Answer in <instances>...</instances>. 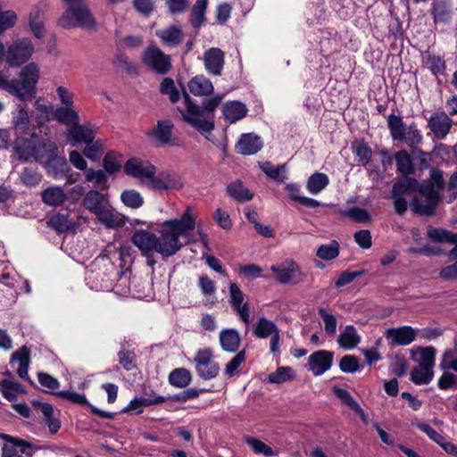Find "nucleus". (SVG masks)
<instances>
[{"mask_svg": "<svg viewBox=\"0 0 457 457\" xmlns=\"http://www.w3.org/2000/svg\"><path fill=\"white\" fill-rule=\"evenodd\" d=\"M190 212L187 207L179 219L168 220L162 224L160 236L157 237L156 253L163 258L175 255L183 246L179 237L195 229V220Z\"/></svg>", "mask_w": 457, "mask_h": 457, "instance_id": "nucleus-1", "label": "nucleus"}, {"mask_svg": "<svg viewBox=\"0 0 457 457\" xmlns=\"http://www.w3.org/2000/svg\"><path fill=\"white\" fill-rule=\"evenodd\" d=\"M183 107H178L183 120L201 134L209 133L214 129V111L220 104L222 96L216 95L204 99L202 105L193 102L188 93L183 88Z\"/></svg>", "mask_w": 457, "mask_h": 457, "instance_id": "nucleus-2", "label": "nucleus"}, {"mask_svg": "<svg viewBox=\"0 0 457 457\" xmlns=\"http://www.w3.org/2000/svg\"><path fill=\"white\" fill-rule=\"evenodd\" d=\"M28 136H20L13 142V151L20 159L24 161L33 159L43 165L59 153L54 141L39 138L36 132L28 133Z\"/></svg>", "mask_w": 457, "mask_h": 457, "instance_id": "nucleus-3", "label": "nucleus"}, {"mask_svg": "<svg viewBox=\"0 0 457 457\" xmlns=\"http://www.w3.org/2000/svg\"><path fill=\"white\" fill-rule=\"evenodd\" d=\"M38 79L39 68L30 62L21 69L19 79L10 80L6 73L0 71V88L21 101H30L36 97Z\"/></svg>", "mask_w": 457, "mask_h": 457, "instance_id": "nucleus-4", "label": "nucleus"}, {"mask_svg": "<svg viewBox=\"0 0 457 457\" xmlns=\"http://www.w3.org/2000/svg\"><path fill=\"white\" fill-rule=\"evenodd\" d=\"M81 205L93 213L97 220L107 228H113L123 225L121 218L113 212L108 194L91 189L85 194Z\"/></svg>", "mask_w": 457, "mask_h": 457, "instance_id": "nucleus-5", "label": "nucleus"}, {"mask_svg": "<svg viewBox=\"0 0 457 457\" xmlns=\"http://www.w3.org/2000/svg\"><path fill=\"white\" fill-rule=\"evenodd\" d=\"M444 173L441 170L432 169L429 179L419 184L418 190L420 196L427 198V204L419 205L417 200L411 202V208L414 213L431 216L440 201L439 191L445 188Z\"/></svg>", "mask_w": 457, "mask_h": 457, "instance_id": "nucleus-6", "label": "nucleus"}, {"mask_svg": "<svg viewBox=\"0 0 457 457\" xmlns=\"http://www.w3.org/2000/svg\"><path fill=\"white\" fill-rule=\"evenodd\" d=\"M63 1L67 4V9L58 21V24L62 28H83L88 30L96 29V21L89 10L86 0Z\"/></svg>", "mask_w": 457, "mask_h": 457, "instance_id": "nucleus-7", "label": "nucleus"}, {"mask_svg": "<svg viewBox=\"0 0 457 457\" xmlns=\"http://www.w3.org/2000/svg\"><path fill=\"white\" fill-rule=\"evenodd\" d=\"M387 128L394 141H404L411 149L418 147L422 142L423 137L416 123L412 122L406 127L401 116L390 114L387 117Z\"/></svg>", "mask_w": 457, "mask_h": 457, "instance_id": "nucleus-8", "label": "nucleus"}, {"mask_svg": "<svg viewBox=\"0 0 457 457\" xmlns=\"http://www.w3.org/2000/svg\"><path fill=\"white\" fill-rule=\"evenodd\" d=\"M0 439L4 441L1 446V457H32L41 449L22 438L8 434L0 433Z\"/></svg>", "mask_w": 457, "mask_h": 457, "instance_id": "nucleus-9", "label": "nucleus"}, {"mask_svg": "<svg viewBox=\"0 0 457 457\" xmlns=\"http://www.w3.org/2000/svg\"><path fill=\"white\" fill-rule=\"evenodd\" d=\"M142 60L158 74H167L171 69L170 56L155 46H150L144 51Z\"/></svg>", "mask_w": 457, "mask_h": 457, "instance_id": "nucleus-10", "label": "nucleus"}, {"mask_svg": "<svg viewBox=\"0 0 457 457\" xmlns=\"http://www.w3.org/2000/svg\"><path fill=\"white\" fill-rule=\"evenodd\" d=\"M194 362L197 375L204 380L216 378L220 372V366L214 361L210 348L200 349L194 358Z\"/></svg>", "mask_w": 457, "mask_h": 457, "instance_id": "nucleus-11", "label": "nucleus"}, {"mask_svg": "<svg viewBox=\"0 0 457 457\" xmlns=\"http://www.w3.org/2000/svg\"><path fill=\"white\" fill-rule=\"evenodd\" d=\"M33 52L34 46L30 39H18L8 47L5 59L10 66H20L31 57Z\"/></svg>", "mask_w": 457, "mask_h": 457, "instance_id": "nucleus-12", "label": "nucleus"}, {"mask_svg": "<svg viewBox=\"0 0 457 457\" xmlns=\"http://www.w3.org/2000/svg\"><path fill=\"white\" fill-rule=\"evenodd\" d=\"M173 128L174 125L170 120H158L156 126L146 132V137L157 146L167 145L179 146V140L172 138Z\"/></svg>", "mask_w": 457, "mask_h": 457, "instance_id": "nucleus-13", "label": "nucleus"}, {"mask_svg": "<svg viewBox=\"0 0 457 457\" xmlns=\"http://www.w3.org/2000/svg\"><path fill=\"white\" fill-rule=\"evenodd\" d=\"M123 169L127 175L138 179L143 185L148 178H152L156 173L154 165L136 158L128 160Z\"/></svg>", "mask_w": 457, "mask_h": 457, "instance_id": "nucleus-14", "label": "nucleus"}, {"mask_svg": "<svg viewBox=\"0 0 457 457\" xmlns=\"http://www.w3.org/2000/svg\"><path fill=\"white\" fill-rule=\"evenodd\" d=\"M131 242L146 258L152 257L156 253L157 236L153 232L137 229L133 233Z\"/></svg>", "mask_w": 457, "mask_h": 457, "instance_id": "nucleus-15", "label": "nucleus"}, {"mask_svg": "<svg viewBox=\"0 0 457 457\" xmlns=\"http://www.w3.org/2000/svg\"><path fill=\"white\" fill-rule=\"evenodd\" d=\"M245 295L237 284L231 283L229 286L228 302L233 311L238 315L239 319L248 326L250 323V307L247 303H244Z\"/></svg>", "mask_w": 457, "mask_h": 457, "instance_id": "nucleus-16", "label": "nucleus"}, {"mask_svg": "<svg viewBox=\"0 0 457 457\" xmlns=\"http://www.w3.org/2000/svg\"><path fill=\"white\" fill-rule=\"evenodd\" d=\"M334 353L328 350H319L308 357V370L314 376H320L333 365Z\"/></svg>", "mask_w": 457, "mask_h": 457, "instance_id": "nucleus-17", "label": "nucleus"}, {"mask_svg": "<svg viewBox=\"0 0 457 457\" xmlns=\"http://www.w3.org/2000/svg\"><path fill=\"white\" fill-rule=\"evenodd\" d=\"M428 127L436 139L443 140L449 134L453 120L445 112H436L428 119Z\"/></svg>", "mask_w": 457, "mask_h": 457, "instance_id": "nucleus-18", "label": "nucleus"}, {"mask_svg": "<svg viewBox=\"0 0 457 457\" xmlns=\"http://www.w3.org/2000/svg\"><path fill=\"white\" fill-rule=\"evenodd\" d=\"M54 395L59 398L67 400L72 403H77L82 406H88L93 414L97 415L101 418L113 420L116 416L115 412L104 411L90 404V403L87 401L84 394H79L77 392L70 390H62L55 392Z\"/></svg>", "mask_w": 457, "mask_h": 457, "instance_id": "nucleus-19", "label": "nucleus"}, {"mask_svg": "<svg viewBox=\"0 0 457 457\" xmlns=\"http://www.w3.org/2000/svg\"><path fill=\"white\" fill-rule=\"evenodd\" d=\"M206 71L213 76H220L225 64V54L218 47H212L204 53L203 57Z\"/></svg>", "mask_w": 457, "mask_h": 457, "instance_id": "nucleus-20", "label": "nucleus"}, {"mask_svg": "<svg viewBox=\"0 0 457 457\" xmlns=\"http://www.w3.org/2000/svg\"><path fill=\"white\" fill-rule=\"evenodd\" d=\"M271 270L276 274L278 281L281 284H297L303 276L298 264L294 262H287L281 267L273 265Z\"/></svg>", "mask_w": 457, "mask_h": 457, "instance_id": "nucleus-21", "label": "nucleus"}, {"mask_svg": "<svg viewBox=\"0 0 457 457\" xmlns=\"http://www.w3.org/2000/svg\"><path fill=\"white\" fill-rule=\"evenodd\" d=\"M96 134L90 124L76 123L68 129L67 140L72 146L85 143L88 145L95 139Z\"/></svg>", "mask_w": 457, "mask_h": 457, "instance_id": "nucleus-22", "label": "nucleus"}, {"mask_svg": "<svg viewBox=\"0 0 457 457\" xmlns=\"http://www.w3.org/2000/svg\"><path fill=\"white\" fill-rule=\"evenodd\" d=\"M12 126L15 131L16 138L20 136L29 137L28 133L35 132L29 129V116L24 106L17 104L12 113Z\"/></svg>", "mask_w": 457, "mask_h": 457, "instance_id": "nucleus-23", "label": "nucleus"}, {"mask_svg": "<svg viewBox=\"0 0 457 457\" xmlns=\"http://www.w3.org/2000/svg\"><path fill=\"white\" fill-rule=\"evenodd\" d=\"M263 146L262 138L253 133L241 135L236 144V150L242 155H252L258 153Z\"/></svg>", "mask_w": 457, "mask_h": 457, "instance_id": "nucleus-24", "label": "nucleus"}, {"mask_svg": "<svg viewBox=\"0 0 457 457\" xmlns=\"http://www.w3.org/2000/svg\"><path fill=\"white\" fill-rule=\"evenodd\" d=\"M155 36L161 40L162 44L168 48L177 47L184 39L182 29L176 25H169L164 29H157Z\"/></svg>", "mask_w": 457, "mask_h": 457, "instance_id": "nucleus-25", "label": "nucleus"}, {"mask_svg": "<svg viewBox=\"0 0 457 457\" xmlns=\"http://www.w3.org/2000/svg\"><path fill=\"white\" fill-rule=\"evenodd\" d=\"M385 336L386 338L392 339L394 345H408L415 340L417 331L411 326H403L387 329Z\"/></svg>", "mask_w": 457, "mask_h": 457, "instance_id": "nucleus-26", "label": "nucleus"}, {"mask_svg": "<svg viewBox=\"0 0 457 457\" xmlns=\"http://www.w3.org/2000/svg\"><path fill=\"white\" fill-rule=\"evenodd\" d=\"M428 237L434 242L454 245V247L449 252L448 257L452 261H457V233L443 228H429Z\"/></svg>", "mask_w": 457, "mask_h": 457, "instance_id": "nucleus-27", "label": "nucleus"}, {"mask_svg": "<svg viewBox=\"0 0 457 457\" xmlns=\"http://www.w3.org/2000/svg\"><path fill=\"white\" fill-rule=\"evenodd\" d=\"M47 173L55 179H62L65 174L71 171L65 157L60 156L59 153L52 157L49 162L43 164Z\"/></svg>", "mask_w": 457, "mask_h": 457, "instance_id": "nucleus-28", "label": "nucleus"}, {"mask_svg": "<svg viewBox=\"0 0 457 457\" xmlns=\"http://www.w3.org/2000/svg\"><path fill=\"white\" fill-rule=\"evenodd\" d=\"M219 340L223 351L236 353L240 345V336L235 328H224L220 332Z\"/></svg>", "mask_w": 457, "mask_h": 457, "instance_id": "nucleus-29", "label": "nucleus"}, {"mask_svg": "<svg viewBox=\"0 0 457 457\" xmlns=\"http://www.w3.org/2000/svg\"><path fill=\"white\" fill-rule=\"evenodd\" d=\"M247 112L245 104L239 101H229L222 106L223 117L230 123H234L245 117Z\"/></svg>", "mask_w": 457, "mask_h": 457, "instance_id": "nucleus-30", "label": "nucleus"}, {"mask_svg": "<svg viewBox=\"0 0 457 457\" xmlns=\"http://www.w3.org/2000/svg\"><path fill=\"white\" fill-rule=\"evenodd\" d=\"M189 91L194 96H210L214 91L212 81L204 75L195 76L187 84Z\"/></svg>", "mask_w": 457, "mask_h": 457, "instance_id": "nucleus-31", "label": "nucleus"}, {"mask_svg": "<svg viewBox=\"0 0 457 457\" xmlns=\"http://www.w3.org/2000/svg\"><path fill=\"white\" fill-rule=\"evenodd\" d=\"M15 361L19 362V368L17 370L19 377L23 379L29 378L28 370L30 361V351L27 346L24 345L21 347L12 354L10 363Z\"/></svg>", "mask_w": 457, "mask_h": 457, "instance_id": "nucleus-32", "label": "nucleus"}, {"mask_svg": "<svg viewBox=\"0 0 457 457\" xmlns=\"http://www.w3.org/2000/svg\"><path fill=\"white\" fill-rule=\"evenodd\" d=\"M46 223L49 228L58 234L70 231L75 227V221L70 218L68 213L58 212L54 214Z\"/></svg>", "mask_w": 457, "mask_h": 457, "instance_id": "nucleus-33", "label": "nucleus"}, {"mask_svg": "<svg viewBox=\"0 0 457 457\" xmlns=\"http://www.w3.org/2000/svg\"><path fill=\"white\" fill-rule=\"evenodd\" d=\"M53 117L59 123L66 126H74L79 122V116L73 106H57L53 112Z\"/></svg>", "mask_w": 457, "mask_h": 457, "instance_id": "nucleus-34", "label": "nucleus"}, {"mask_svg": "<svg viewBox=\"0 0 457 457\" xmlns=\"http://www.w3.org/2000/svg\"><path fill=\"white\" fill-rule=\"evenodd\" d=\"M42 201L49 206H60L67 199L64 190L61 187H49L41 193Z\"/></svg>", "mask_w": 457, "mask_h": 457, "instance_id": "nucleus-35", "label": "nucleus"}, {"mask_svg": "<svg viewBox=\"0 0 457 457\" xmlns=\"http://www.w3.org/2000/svg\"><path fill=\"white\" fill-rule=\"evenodd\" d=\"M228 195L234 200L244 203L250 201L253 197V194L246 188L240 179L232 181L227 186Z\"/></svg>", "mask_w": 457, "mask_h": 457, "instance_id": "nucleus-36", "label": "nucleus"}, {"mask_svg": "<svg viewBox=\"0 0 457 457\" xmlns=\"http://www.w3.org/2000/svg\"><path fill=\"white\" fill-rule=\"evenodd\" d=\"M278 331L277 325L265 317L260 318L253 327V334L257 338H267Z\"/></svg>", "mask_w": 457, "mask_h": 457, "instance_id": "nucleus-37", "label": "nucleus"}, {"mask_svg": "<svg viewBox=\"0 0 457 457\" xmlns=\"http://www.w3.org/2000/svg\"><path fill=\"white\" fill-rule=\"evenodd\" d=\"M419 181L415 178L405 176L393 185L391 194L400 195L405 197L418 190Z\"/></svg>", "mask_w": 457, "mask_h": 457, "instance_id": "nucleus-38", "label": "nucleus"}, {"mask_svg": "<svg viewBox=\"0 0 457 457\" xmlns=\"http://www.w3.org/2000/svg\"><path fill=\"white\" fill-rule=\"evenodd\" d=\"M164 402V396H156L154 399L136 397L129 402V403L121 411V412L135 411L137 414H140L143 412L145 407L159 404Z\"/></svg>", "mask_w": 457, "mask_h": 457, "instance_id": "nucleus-39", "label": "nucleus"}, {"mask_svg": "<svg viewBox=\"0 0 457 457\" xmlns=\"http://www.w3.org/2000/svg\"><path fill=\"white\" fill-rule=\"evenodd\" d=\"M208 0H196L190 13V24L194 29H200L206 21L205 13Z\"/></svg>", "mask_w": 457, "mask_h": 457, "instance_id": "nucleus-40", "label": "nucleus"}, {"mask_svg": "<svg viewBox=\"0 0 457 457\" xmlns=\"http://www.w3.org/2000/svg\"><path fill=\"white\" fill-rule=\"evenodd\" d=\"M360 341L361 337L353 325H347L337 338L339 346L344 349H353Z\"/></svg>", "mask_w": 457, "mask_h": 457, "instance_id": "nucleus-41", "label": "nucleus"}, {"mask_svg": "<svg viewBox=\"0 0 457 457\" xmlns=\"http://www.w3.org/2000/svg\"><path fill=\"white\" fill-rule=\"evenodd\" d=\"M329 184V179L327 174L315 172L312 174L306 182V189L312 195H318L324 190Z\"/></svg>", "mask_w": 457, "mask_h": 457, "instance_id": "nucleus-42", "label": "nucleus"}, {"mask_svg": "<svg viewBox=\"0 0 457 457\" xmlns=\"http://www.w3.org/2000/svg\"><path fill=\"white\" fill-rule=\"evenodd\" d=\"M169 383L177 388H185L192 381V374L186 368H177L169 374Z\"/></svg>", "mask_w": 457, "mask_h": 457, "instance_id": "nucleus-43", "label": "nucleus"}, {"mask_svg": "<svg viewBox=\"0 0 457 457\" xmlns=\"http://www.w3.org/2000/svg\"><path fill=\"white\" fill-rule=\"evenodd\" d=\"M395 160L398 173L408 176L414 172L411 157L405 149L396 152L395 154Z\"/></svg>", "mask_w": 457, "mask_h": 457, "instance_id": "nucleus-44", "label": "nucleus"}, {"mask_svg": "<svg viewBox=\"0 0 457 457\" xmlns=\"http://www.w3.org/2000/svg\"><path fill=\"white\" fill-rule=\"evenodd\" d=\"M352 151L358 158L361 165L366 167L372 158L370 146L363 140H356L352 143Z\"/></svg>", "mask_w": 457, "mask_h": 457, "instance_id": "nucleus-45", "label": "nucleus"}, {"mask_svg": "<svg viewBox=\"0 0 457 457\" xmlns=\"http://www.w3.org/2000/svg\"><path fill=\"white\" fill-rule=\"evenodd\" d=\"M261 170L270 179L277 182H284L287 178L286 164L274 166L270 162L260 164Z\"/></svg>", "mask_w": 457, "mask_h": 457, "instance_id": "nucleus-46", "label": "nucleus"}, {"mask_svg": "<svg viewBox=\"0 0 457 457\" xmlns=\"http://www.w3.org/2000/svg\"><path fill=\"white\" fill-rule=\"evenodd\" d=\"M104 170L87 169L85 172V179L87 182H93L96 187L101 189H108V176Z\"/></svg>", "mask_w": 457, "mask_h": 457, "instance_id": "nucleus-47", "label": "nucleus"}, {"mask_svg": "<svg viewBox=\"0 0 457 457\" xmlns=\"http://www.w3.org/2000/svg\"><path fill=\"white\" fill-rule=\"evenodd\" d=\"M103 166L108 174L118 172L122 167L121 154L114 151L108 152L103 159Z\"/></svg>", "mask_w": 457, "mask_h": 457, "instance_id": "nucleus-48", "label": "nucleus"}, {"mask_svg": "<svg viewBox=\"0 0 457 457\" xmlns=\"http://www.w3.org/2000/svg\"><path fill=\"white\" fill-rule=\"evenodd\" d=\"M122 204L131 209H138L144 204V198L135 189H126L120 194Z\"/></svg>", "mask_w": 457, "mask_h": 457, "instance_id": "nucleus-49", "label": "nucleus"}, {"mask_svg": "<svg viewBox=\"0 0 457 457\" xmlns=\"http://www.w3.org/2000/svg\"><path fill=\"white\" fill-rule=\"evenodd\" d=\"M39 409L46 418V424L52 434L56 433L61 428V422L54 417V409L52 404L47 403H39Z\"/></svg>", "mask_w": 457, "mask_h": 457, "instance_id": "nucleus-50", "label": "nucleus"}, {"mask_svg": "<svg viewBox=\"0 0 457 457\" xmlns=\"http://www.w3.org/2000/svg\"><path fill=\"white\" fill-rule=\"evenodd\" d=\"M316 255L325 261H330L339 255V243L332 240L328 245H321L316 252Z\"/></svg>", "mask_w": 457, "mask_h": 457, "instance_id": "nucleus-51", "label": "nucleus"}, {"mask_svg": "<svg viewBox=\"0 0 457 457\" xmlns=\"http://www.w3.org/2000/svg\"><path fill=\"white\" fill-rule=\"evenodd\" d=\"M22 386L17 382L9 379H3L0 382V391L4 398L12 402L17 398V393L21 392Z\"/></svg>", "mask_w": 457, "mask_h": 457, "instance_id": "nucleus-52", "label": "nucleus"}, {"mask_svg": "<svg viewBox=\"0 0 457 457\" xmlns=\"http://www.w3.org/2000/svg\"><path fill=\"white\" fill-rule=\"evenodd\" d=\"M433 375V370L419 366L411 370V380L416 385H427L432 380Z\"/></svg>", "mask_w": 457, "mask_h": 457, "instance_id": "nucleus-53", "label": "nucleus"}, {"mask_svg": "<svg viewBox=\"0 0 457 457\" xmlns=\"http://www.w3.org/2000/svg\"><path fill=\"white\" fill-rule=\"evenodd\" d=\"M425 63L433 75L438 76L445 71V62L439 55L427 54L425 56Z\"/></svg>", "mask_w": 457, "mask_h": 457, "instance_id": "nucleus-54", "label": "nucleus"}, {"mask_svg": "<svg viewBox=\"0 0 457 457\" xmlns=\"http://www.w3.org/2000/svg\"><path fill=\"white\" fill-rule=\"evenodd\" d=\"M318 312L320 317L322 319L324 322V329L325 332L329 336H335L337 332V320L334 314L328 312V311L320 307L318 309Z\"/></svg>", "mask_w": 457, "mask_h": 457, "instance_id": "nucleus-55", "label": "nucleus"}, {"mask_svg": "<svg viewBox=\"0 0 457 457\" xmlns=\"http://www.w3.org/2000/svg\"><path fill=\"white\" fill-rule=\"evenodd\" d=\"M420 353L419 366L433 370L436 360V349L432 346L418 347Z\"/></svg>", "mask_w": 457, "mask_h": 457, "instance_id": "nucleus-56", "label": "nucleus"}, {"mask_svg": "<svg viewBox=\"0 0 457 457\" xmlns=\"http://www.w3.org/2000/svg\"><path fill=\"white\" fill-rule=\"evenodd\" d=\"M341 215L345 217H348L353 221L364 223L370 220V215L369 212L361 207H351L347 210L341 211Z\"/></svg>", "mask_w": 457, "mask_h": 457, "instance_id": "nucleus-57", "label": "nucleus"}, {"mask_svg": "<svg viewBox=\"0 0 457 457\" xmlns=\"http://www.w3.org/2000/svg\"><path fill=\"white\" fill-rule=\"evenodd\" d=\"M104 148L101 140H93L86 145L83 154L91 161H98L104 154Z\"/></svg>", "mask_w": 457, "mask_h": 457, "instance_id": "nucleus-58", "label": "nucleus"}, {"mask_svg": "<svg viewBox=\"0 0 457 457\" xmlns=\"http://www.w3.org/2000/svg\"><path fill=\"white\" fill-rule=\"evenodd\" d=\"M20 179L25 186L31 187L40 183L42 176L36 169L25 167L21 173Z\"/></svg>", "mask_w": 457, "mask_h": 457, "instance_id": "nucleus-59", "label": "nucleus"}, {"mask_svg": "<svg viewBox=\"0 0 457 457\" xmlns=\"http://www.w3.org/2000/svg\"><path fill=\"white\" fill-rule=\"evenodd\" d=\"M160 92L162 95H168L171 103H177L180 98L179 91L176 88L174 80L170 78H165L161 83Z\"/></svg>", "mask_w": 457, "mask_h": 457, "instance_id": "nucleus-60", "label": "nucleus"}, {"mask_svg": "<svg viewBox=\"0 0 457 457\" xmlns=\"http://www.w3.org/2000/svg\"><path fill=\"white\" fill-rule=\"evenodd\" d=\"M118 359H119V363L127 371L133 370L137 368L136 354L132 351L126 350V349L120 350L118 353Z\"/></svg>", "mask_w": 457, "mask_h": 457, "instance_id": "nucleus-61", "label": "nucleus"}, {"mask_svg": "<svg viewBox=\"0 0 457 457\" xmlns=\"http://www.w3.org/2000/svg\"><path fill=\"white\" fill-rule=\"evenodd\" d=\"M411 425L416 427L417 428H419L423 433H425L429 437V439H431L437 445L441 444V442H443L444 436L441 434H439L437 431H436L432 427H430L425 421L415 420L411 421Z\"/></svg>", "mask_w": 457, "mask_h": 457, "instance_id": "nucleus-62", "label": "nucleus"}, {"mask_svg": "<svg viewBox=\"0 0 457 457\" xmlns=\"http://www.w3.org/2000/svg\"><path fill=\"white\" fill-rule=\"evenodd\" d=\"M167 12L172 15H179L189 8V0H165Z\"/></svg>", "mask_w": 457, "mask_h": 457, "instance_id": "nucleus-63", "label": "nucleus"}, {"mask_svg": "<svg viewBox=\"0 0 457 457\" xmlns=\"http://www.w3.org/2000/svg\"><path fill=\"white\" fill-rule=\"evenodd\" d=\"M359 367V359L354 355H345L339 361V368L345 373H353Z\"/></svg>", "mask_w": 457, "mask_h": 457, "instance_id": "nucleus-64", "label": "nucleus"}]
</instances>
